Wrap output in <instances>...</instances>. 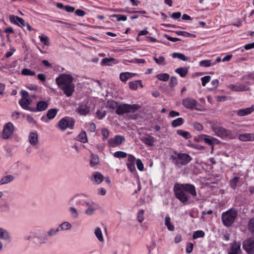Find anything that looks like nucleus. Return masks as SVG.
<instances>
[{
  "mask_svg": "<svg viewBox=\"0 0 254 254\" xmlns=\"http://www.w3.org/2000/svg\"><path fill=\"white\" fill-rule=\"evenodd\" d=\"M248 229L251 232H252V233H254V218H253L249 220L248 223Z\"/></svg>",
  "mask_w": 254,
  "mask_h": 254,
  "instance_id": "nucleus-47",
  "label": "nucleus"
},
{
  "mask_svg": "<svg viewBox=\"0 0 254 254\" xmlns=\"http://www.w3.org/2000/svg\"><path fill=\"white\" fill-rule=\"evenodd\" d=\"M26 119L27 121L31 124H36V121L34 120L32 117H31L30 115H27L26 117Z\"/></svg>",
  "mask_w": 254,
  "mask_h": 254,
  "instance_id": "nucleus-63",
  "label": "nucleus"
},
{
  "mask_svg": "<svg viewBox=\"0 0 254 254\" xmlns=\"http://www.w3.org/2000/svg\"><path fill=\"white\" fill-rule=\"evenodd\" d=\"M183 105L187 109L190 110H199V103L195 99L191 98H187L183 100Z\"/></svg>",
  "mask_w": 254,
  "mask_h": 254,
  "instance_id": "nucleus-6",
  "label": "nucleus"
},
{
  "mask_svg": "<svg viewBox=\"0 0 254 254\" xmlns=\"http://www.w3.org/2000/svg\"><path fill=\"white\" fill-rule=\"evenodd\" d=\"M165 225L167 227L168 229L170 231H173L174 229V227L173 225H172L170 223V218L168 216L166 217L165 218Z\"/></svg>",
  "mask_w": 254,
  "mask_h": 254,
  "instance_id": "nucleus-38",
  "label": "nucleus"
},
{
  "mask_svg": "<svg viewBox=\"0 0 254 254\" xmlns=\"http://www.w3.org/2000/svg\"><path fill=\"white\" fill-rule=\"evenodd\" d=\"M127 166L131 172L132 173L135 171V168L134 163H127Z\"/></svg>",
  "mask_w": 254,
  "mask_h": 254,
  "instance_id": "nucleus-59",
  "label": "nucleus"
},
{
  "mask_svg": "<svg viewBox=\"0 0 254 254\" xmlns=\"http://www.w3.org/2000/svg\"><path fill=\"white\" fill-rule=\"evenodd\" d=\"M144 211L143 210H140L137 214V219L139 222H142L144 220Z\"/></svg>",
  "mask_w": 254,
  "mask_h": 254,
  "instance_id": "nucleus-53",
  "label": "nucleus"
},
{
  "mask_svg": "<svg viewBox=\"0 0 254 254\" xmlns=\"http://www.w3.org/2000/svg\"><path fill=\"white\" fill-rule=\"evenodd\" d=\"M114 156L118 158H124L127 156V154L123 151H117L114 153Z\"/></svg>",
  "mask_w": 254,
  "mask_h": 254,
  "instance_id": "nucleus-39",
  "label": "nucleus"
},
{
  "mask_svg": "<svg viewBox=\"0 0 254 254\" xmlns=\"http://www.w3.org/2000/svg\"><path fill=\"white\" fill-rule=\"evenodd\" d=\"M29 140L30 143L35 146L38 143V134L37 132H31L29 135Z\"/></svg>",
  "mask_w": 254,
  "mask_h": 254,
  "instance_id": "nucleus-19",
  "label": "nucleus"
},
{
  "mask_svg": "<svg viewBox=\"0 0 254 254\" xmlns=\"http://www.w3.org/2000/svg\"><path fill=\"white\" fill-rule=\"evenodd\" d=\"M176 72L179 74L182 77H184L188 72V68L187 67H181L176 69Z\"/></svg>",
  "mask_w": 254,
  "mask_h": 254,
  "instance_id": "nucleus-25",
  "label": "nucleus"
},
{
  "mask_svg": "<svg viewBox=\"0 0 254 254\" xmlns=\"http://www.w3.org/2000/svg\"><path fill=\"white\" fill-rule=\"evenodd\" d=\"M193 245L192 243H188L187 244V247H186V252L189 254L191 253V252L193 250Z\"/></svg>",
  "mask_w": 254,
  "mask_h": 254,
  "instance_id": "nucleus-56",
  "label": "nucleus"
},
{
  "mask_svg": "<svg viewBox=\"0 0 254 254\" xmlns=\"http://www.w3.org/2000/svg\"><path fill=\"white\" fill-rule=\"evenodd\" d=\"M21 74L24 75L33 76L35 74V73L28 68H24L21 71Z\"/></svg>",
  "mask_w": 254,
  "mask_h": 254,
  "instance_id": "nucleus-44",
  "label": "nucleus"
},
{
  "mask_svg": "<svg viewBox=\"0 0 254 254\" xmlns=\"http://www.w3.org/2000/svg\"><path fill=\"white\" fill-rule=\"evenodd\" d=\"M136 164L137 167L139 171H142L143 170L144 166H143V164L140 159H137L136 160Z\"/></svg>",
  "mask_w": 254,
  "mask_h": 254,
  "instance_id": "nucleus-52",
  "label": "nucleus"
},
{
  "mask_svg": "<svg viewBox=\"0 0 254 254\" xmlns=\"http://www.w3.org/2000/svg\"><path fill=\"white\" fill-rule=\"evenodd\" d=\"M200 138L209 145H211L213 143H217L218 141L217 139L206 134H202L200 136Z\"/></svg>",
  "mask_w": 254,
  "mask_h": 254,
  "instance_id": "nucleus-16",
  "label": "nucleus"
},
{
  "mask_svg": "<svg viewBox=\"0 0 254 254\" xmlns=\"http://www.w3.org/2000/svg\"><path fill=\"white\" fill-rule=\"evenodd\" d=\"M73 80L71 75L64 73L60 74L56 79L58 86L67 97L71 96L74 91L75 86Z\"/></svg>",
  "mask_w": 254,
  "mask_h": 254,
  "instance_id": "nucleus-1",
  "label": "nucleus"
},
{
  "mask_svg": "<svg viewBox=\"0 0 254 254\" xmlns=\"http://www.w3.org/2000/svg\"><path fill=\"white\" fill-rule=\"evenodd\" d=\"M14 180V177L11 175H8L4 176L0 180V185H4L12 182Z\"/></svg>",
  "mask_w": 254,
  "mask_h": 254,
  "instance_id": "nucleus-23",
  "label": "nucleus"
},
{
  "mask_svg": "<svg viewBox=\"0 0 254 254\" xmlns=\"http://www.w3.org/2000/svg\"><path fill=\"white\" fill-rule=\"evenodd\" d=\"M157 78L161 81H167L170 78V75L168 73L158 74L156 75Z\"/></svg>",
  "mask_w": 254,
  "mask_h": 254,
  "instance_id": "nucleus-34",
  "label": "nucleus"
},
{
  "mask_svg": "<svg viewBox=\"0 0 254 254\" xmlns=\"http://www.w3.org/2000/svg\"><path fill=\"white\" fill-rule=\"evenodd\" d=\"M69 211L71 213V216L73 218H76L78 216V213L76 210V209L73 207H71L69 208Z\"/></svg>",
  "mask_w": 254,
  "mask_h": 254,
  "instance_id": "nucleus-51",
  "label": "nucleus"
},
{
  "mask_svg": "<svg viewBox=\"0 0 254 254\" xmlns=\"http://www.w3.org/2000/svg\"><path fill=\"white\" fill-rule=\"evenodd\" d=\"M21 94L22 97L19 100V103L23 109H28V106L31 104V100L29 97V94L25 90H22Z\"/></svg>",
  "mask_w": 254,
  "mask_h": 254,
  "instance_id": "nucleus-8",
  "label": "nucleus"
},
{
  "mask_svg": "<svg viewBox=\"0 0 254 254\" xmlns=\"http://www.w3.org/2000/svg\"><path fill=\"white\" fill-rule=\"evenodd\" d=\"M244 47L245 49L247 50L253 49L254 48V42L246 44Z\"/></svg>",
  "mask_w": 254,
  "mask_h": 254,
  "instance_id": "nucleus-64",
  "label": "nucleus"
},
{
  "mask_svg": "<svg viewBox=\"0 0 254 254\" xmlns=\"http://www.w3.org/2000/svg\"><path fill=\"white\" fill-rule=\"evenodd\" d=\"M0 238L4 240L9 241L10 239V236L9 232L7 230L0 228Z\"/></svg>",
  "mask_w": 254,
  "mask_h": 254,
  "instance_id": "nucleus-22",
  "label": "nucleus"
},
{
  "mask_svg": "<svg viewBox=\"0 0 254 254\" xmlns=\"http://www.w3.org/2000/svg\"><path fill=\"white\" fill-rule=\"evenodd\" d=\"M136 74L131 73V72H122L120 74V79L123 82H126L127 81L128 79L130 78L131 77L135 76Z\"/></svg>",
  "mask_w": 254,
  "mask_h": 254,
  "instance_id": "nucleus-21",
  "label": "nucleus"
},
{
  "mask_svg": "<svg viewBox=\"0 0 254 254\" xmlns=\"http://www.w3.org/2000/svg\"><path fill=\"white\" fill-rule=\"evenodd\" d=\"M193 126L194 128L196 130H197L199 131H200L203 130V126L198 123H197V122L194 123Z\"/></svg>",
  "mask_w": 254,
  "mask_h": 254,
  "instance_id": "nucleus-54",
  "label": "nucleus"
},
{
  "mask_svg": "<svg viewBox=\"0 0 254 254\" xmlns=\"http://www.w3.org/2000/svg\"><path fill=\"white\" fill-rule=\"evenodd\" d=\"M243 248L249 254H254V240L248 239L243 243Z\"/></svg>",
  "mask_w": 254,
  "mask_h": 254,
  "instance_id": "nucleus-11",
  "label": "nucleus"
},
{
  "mask_svg": "<svg viewBox=\"0 0 254 254\" xmlns=\"http://www.w3.org/2000/svg\"><path fill=\"white\" fill-rule=\"evenodd\" d=\"M94 234L95 235L96 237H97L99 242H104V238L102 235L101 229L100 228L97 227L95 228L94 231Z\"/></svg>",
  "mask_w": 254,
  "mask_h": 254,
  "instance_id": "nucleus-27",
  "label": "nucleus"
},
{
  "mask_svg": "<svg viewBox=\"0 0 254 254\" xmlns=\"http://www.w3.org/2000/svg\"><path fill=\"white\" fill-rule=\"evenodd\" d=\"M109 134V131L107 129L103 128L102 129V134L105 138L108 137Z\"/></svg>",
  "mask_w": 254,
  "mask_h": 254,
  "instance_id": "nucleus-61",
  "label": "nucleus"
},
{
  "mask_svg": "<svg viewBox=\"0 0 254 254\" xmlns=\"http://www.w3.org/2000/svg\"><path fill=\"white\" fill-rule=\"evenodd\" d=\"M215 64V63H212V61L207 60L201 61L199 63V66L203 67H209Z\"/></svg>",
  "mask_w": 254,
  "mask_h": 254,
  "instance_id": "nucleus-31",
  "label": "nucleus"
},
{
  "mask_svg": "<svg viewBox=\"0 0 254 254\" xmlns=\"http://www.w3.org/2000/svg\"><path fill=\"white\" fill-rule=\"evenodd\" d=\"M211 79V76L209 75L205 76L201 78L202 82V85L205 86L208 82L210 81Z\"/></svg>",
  "mask_w": 254,
  "mask_h": 254,
  "instance_id": "nucleus-49",
  "label": "nucleus"
},
{
  "mask_svg": "<svg viewBox=\"0 0 254 254\" xmlns=\"http://www.w3.org/2000/svg\"><path fill=\"white\" fill-rule=\"evenodd\" d=\"M140 140L143 143L149 146H153L155 141V138L150 135L142 137Z\"/></svg>",
  "mask_w": 254,
  "mask_h": 254,
  "instance_id": "nucleus-17",
  "label": "nucleus"
},
{
  "mask_svg": "<svg viewBox=\"0 0 254 254\" xmlns=\"http://www.w3.org/2000/svg\"><path fill=\"white\" fill-rule=\"evenodd\" d=\"M204 236V232L201 230H198L195 231L193 234V239H196L198 238H202Z\"/></svg>",
  "mask_w": 254,
  "mask_h": 254,
  "instance_id": "nucleus-37",
  "label": "nucleus"
},
{
  "mask_svg": "<svg viewBox=\"0 0 254 254\" xmlns=\"http://www.w3.org/2000/svg\"><path fill=\"white\" fill-rule=\"evenodd\" d=\"M184 191L189 192L193 197L196 196V192L193 185L176 184V197L182 202L184 203L188 200V197Z\"/></svg>",
  "mask_w": 254,
  "mask_h": 254,
  "instance_id": "nucleus-2",
  "label": "nucleus"
},
{
  "mask_svg": "<svg viewBox=\"0 0 254 254\" xmlns=\"http://www.w3.org/2000/svg\"><path fill=\"white\" fill-rule=\"evenodd\" d=\"M99 163V159L98 156L92 154L91 155V158L90 161V165L92 166H95L98 164Z\"/></svg>",
  "mask_w": 254,
  "mask_h": 254,
  "instance_id": "nucleus-33",
  "label": "nucleus"
},
{
  "mask_svg": "<svg viewBox=\"0 0 254 254\" xmlns=\"http://www.w3.org/2000/svg\"><path fill=\"white\" fill-rule=\"evenodd\" d=\"M95 211V208L93 206L88 207V208L85 211V213L88 215H91L93 214Z\"/></svg>",
  "mask_w": 254,
  "mask_h": 254,
  "instance_id": "nucleus-58",
  "label": "nucleus"
},
{
  "mask_svg": "<svg viewBox=\"0 0 254 254\" xmlns=\"http://www.w3.org/2000/svg\"><path fill=\"white\" fill-rule=\"evenodd\" d=\"M227 87L228 88L235 92L248 91L249 89V87L248 86L239 83L235 84H230L227 85Z\"/></svg>",
  "mask_w": 254,
  "mask_h": 254,
  "instance_id": "nucleus-10",
  "label": "nucleus"
},
{
  "mask_svg": "<svg viewBox=\"0 0 254 254\" xmlns=\"http://www.w3.org/2000/svg\"><path fill=\"white\" fill-rule=\"evenodd\" d=\"M89 111V108L87 107L80 106L78 109V112L81 115H86Z\"/></svg>",
  "mask_w": 254,
  "mask_h": 254,
  "instance_id": "nucleus-43",
  "label": "nucleus"
},
{
  "mask_svg": "<svg viewBox=\"0 0 254 254\" xmlns=\"http://www.w3.org/2000/svg\"><path fill=\"white\" fill-rule=\"evenodd\" d=\"M39 38L42 43L45 45L49 46L50 45V41L49 38L45 35L39 36Z\"/></svg>",
  "mask_w": 254,
  "mask_h": 254,
  "instance_id": "nucleus-41",
  "label": "nucleus"
},
{
  "mask_svg": "<svg viewBox=\"0 0 254 254\" xmlns=\"http://www.w3.org/2000/svg\"><path fill=\"white\" fill-rule=\"evenodd\" d=\"M184 123V120L182 118H179L176 119V127L180 126Z\"/></svg>",
  "mask_w": 254,
  "mask_h": 254,
  "instance_id": "nucleus-57",
  "label": "nucleus"
},
{
  "mask_svg": "<svg viewBox=\"0 0 254 254\" xmlns=\"http://www.w3.org/2000/svg\"><path fill=\"white\" fill-rule=\"evenodd\" d=\"M9 19L11 22H13L22 27L25 26L26 24L25 21L22 18L17 16L10 15L9 16Z\"/></svg>",
  "mask_w": 254,
  "mask_h": 254,
  "instance_id": "nucleus-18",
  "label": "nucleus"
},
{
  "mask_svg": "<svg viewBox=\"0 0 254 254\" xmlns=\"http://www.w3.org/2000/svg\"><path fill=\"white\" fill-rule=\"evenodd\" d=\"M238 214V211L231 208L222 214L221 219L223 224L226 227H230L234 222Z\"/></svg>",
  "mask_w": 254,
  "mask_h": 254,
  "instance_id": "nucleus-3",
  "label": "nucleus"
},
{
  "mask_svg": "<svg viewBox=\"0 0 254 254\" xmlns=\"http://www.w3.org/2000/svg\"><path fill=\"white\" fill-rule=\"evenodd\" d=\"M58 125L60 128L64 130L66 129L67 127L72 128L74 123L71 120L63 118L59 121Z\"/></svg>",
  "mask_w": 254,
  "mask_h": 254,
  "instance_id": "nucleus-12",
  "label": "nucleus"
},
{
  "mask_svg": "<svg viewBox=\"0 0 254 254\" xmlns=\"http://www.w3.org/2000/svg\"><path fill=\"white\" fill-rule=\"evenodd\" d=\"M176 58H178L183 61H186L189 59L188 57H186L183 54L180 53H176Z\"/></svg>",
  "mask_w": 254,
  "mask_h": 254,
  "instance_id": "nucleus-46",
  "label": "nucleus"
},
{
  "mask_svg": "<svg viewBox=\"0 0 254 254\" xmlns=\"http://www.w3.org/2000/svg\"><path fill=\"white\" fill-rule=\"evenodd\" d=\"M139 108V106L137 105H129L127 104H124L118 106L116 109V112L118 115H123L125 113L134 112Z\"/></svg>",
  "mask_w": 254,
  "mask_h": 254,
  "instance_id": "nucleus-5",
  "label": "nucleus"
},
{
  "mask_svg": "<svg viewBox=\"0 0 254 254\" xmlns=\"http://www.w3.org/2000/svg\"><path fill=\"white\" fill-rule=\"evenodd\" d=\"M113 17H116L118 21H126L127 19V17L125 15L122 14H113L111 16Z\"/></svg>",
  "mask_w": 254,
  "mask_h": 254,
  "instance_id": "nucleus-45",
  "label": "nucleus"
},
{
  "mask_svg": "<svg viewBox=\"0 0 254 254\" xmlns=\"http://www.w3.org/2000/svg\"><path fill=\"white\" fill-rule=\"evenodd\" d=\"M129 87L131 89L136 90L138 88V85L139 84L140 87H143V85L141 83V80H137L133 82H129L128 83Z\"/></svg>",
  "mask_w": 254,
  "mask_h": 254,
  "instance_id": "nucleus-30",
  "label": "nucleus"
},
{
  "mask_svg": "<svg viewBox=\"0 0 254 254\" xmlns=\"http://www.w3.org/2000/svg\"><path fill=\"white\" fill-rule=\"evenodd\" d=\"M77 140L83 143H86L87 141V138L86 132L82 131L77 136Z\"/></svg>",
  "mask_w": 254,
  "mask_h": 254,
  "instance_id": "nucleus-35",
  "label": "nucleus"
},
{
  "mask_svg": "<svg viewBox=\"0 0 254 254\" xmlns=\"http://www.w3.org/2000/svg\"><path fill=\"white\" fill-rule=\"evenodd\" d=\"M93 177L94 182L97 184L101 183L104 179L103 176L98 172H95L93 175Z\"/></svg>",
  "mask_w": 254,
  "mask_h": 254,
  "instance_id": "nucleus-24",
  "label": "nucleus"
},
{
  "mask_svg": "<svg viewBox=\"0 0 254 254\" xmlns=\"http://www.w3.org/2000/svg\"><path fill=\"white\" fill-rule=\"evenodd\" d=\"M211 128L216 135L222 138L234 139L236 137L235 133L232 131L215 124H213Z\"/></svg>",
  "mask_w": 254,
  "mask_h": 254,
  "instance_id": "nucleus-4",
  "label": "nucleus"
},
{
  "mask_svg": "<svg viewBox=\"0 0 254 254\" xmlns=\"http://www.w3.org/2000/svg\"><path fill=\"white\" fill-rule=\"evenodd\" d=\"M72 226L71 224L69 223L68 222L65 221L62 223L59 226V230L60 231H65V230H68L71 229Z\"/></svg>",
  "mask_w": 254,
  "mask_h": 254,
  "instance_id": "nucleus-28",
  "label": "nucleus"
},
{
  "mask_svg": "<svg viewBox=\"0 0 254 254\" xmlns=\"http://www.w3.org/2000/svg\"><path fill=\"white\" fill-rule=\"evenodd\" d=\"M239 138L242 141H249L254 140V133H244L240 134Z\"/></svg>",
  "mask_w": 254,
  "mask_h": 254,
  "instance_id": "nucleus-20",
  "label": "nucleus"
},
{
  "mask_svg": "<svg viewBox=\"0 0 254 254\" xmlns=\"http://www.w3.org/2000/svg\"><path fill=\"white\" fill-rule=\"evenodd\" d=\"M153 59L155 61V62L160 65H165V60L164 57L162 56H160L159 58H157L156 57H153Z\"/></svg>",
  "mask_w": 254,
  "mask_h": 254,
  "instance_id": "nucleus-36",
  "label": "nucleus"
},
{
  "mask_svg": "<svg viewBox=\"0 0 254 254\" xmlns=\"http://www.w3.org/2000/svg\"><path fill=\"white\" fill-rule=\"evenodd\" d=\"M254 112V105L245 109H242L236 111V114L239 116H245Z\"/></svg>",
  "mask_w": 254,
  "mask_h": 254,
  "instance_id": "nucleus-15",
  "label": "nucleus"
},
{
  "mask_svg": "<svg viewBox=\"0 0 254 254\" xmlns=\"http://www.w3.org/2000/svg\"><path fill=\"white\" fill-rule=\"evenodd\" d=\"M125 138L123 136L117 135L113 138H111L108 141V145L109 147H115L121 145Z\"/></svg>",
  "mask_w": 254,
  "mask_h": 254,
  "instance_id": "nucleus-9",
  "label": "nucleus"
},
{
  "mask_svg": "<svg viewBox=\"0 0 254 254\" xmlns=\"http://www.w3.org/2000/svg\"><path fill=\"white\" fill-rule=\"evenodd\" d=\"M239 181V178L238 177H234L233 179L230 181V185L232 188H235L236 187L237 183Z\"/></svg>",
  "mask_w": 254,
  "mask_h": 254,
  "instance_id": "nucleus-48",
  "label": "nucleus"
},
{
  "mask_svg": "<svg viewBox=\"0 0 254 254\" xmlns=\"http://www.w3.org/2000/svg\"><path fill=\"white\" fill-rule=\"evenodd\" d=\"M191 160V158L189 155L186 153H182L178 155L176 161L178 164L186 165L189 163Z\"/></svg>",
  "mask_w": 254,
  "mask_h": 254,
  "instance_id": "nucleus-13",
  "label": "nucleus"
},
{
  "mask_svg": "<svg viewBox=\"0 0 254 254\" xmlns=\"http://www.w3.org/2000/svg\"><path fill=\"white\" fill-rule=\"evenodd\" d=\"M58 113V110L56 109L53 108L49 110L47 113V116L50 120L53 119L55 118Z\"/></svg>",
  "mask_w": 254,
  "mask_h": 254,
  "instance_id": "nucleus-32",
  "label": "nucleus"
},
{
  "mask_svg": "<svg viewBox=\"0 0 254 254\" xmlns=\"http://www.w3.org/2000/svg\"><path fill=\"white\" fill-rule=\"evenodd\" d=\"M176 34L181 35L185 37H194L195 35L192 34H190L186 31H176Z\"/></svg>",
  "mask_w": 254,
  "mask_h": 254,
  "instance_id": "nucleus-42",
  "label": "nucleus"
},
{
  "mask_svg": "<svg viewBox=\"0 0 254 254\" xmlns=\"http://www.w3.org/2000/svg\"><path fill=\"white\" fill-rule=\"evenodd\" d=\"M188 146H190V147H192L193 148H195L196 149H198V150H202L203 149L205 148V147L202 145H199L198 144H194V143H189L188 144Z\"/></svg>",
  "mask_w": 254,
  "mask_h": 254,
  "instance_id": "nucleus-50",
  "label": "nucleus"
},
{
  "mask_svg": "<svg viewBox=\"0 0 254 254\" xmlns=\"http://www.w3.org/2000/svg\"><path fill=\"white\" fill-rule=\"evenodd\" d=\"M241 253V244L234 242L231 245L228 254H240Z\"/></svg>",
  "mask_w": 254,
  "mask_h": 254,
  "instance_id": "nucleus-14",
  "label": "nucleus"
},
{
  "mask_svg": "<svg viewBox=\"0 0 254 254\" xmlns=\"http://www.w3.org/2000/svg\"><path fill=\"white\" fill-rule=\"evenodd\" d=\"M107 107L109 109H117L118 107V104L117 102L114 101H109L107 103Z\"/></svg>",
  "mask_w": 254,
  "mask_h": 254,
  "instance_id": "nucleus-40",
  "label": "nucleus"
},
{
  "mask_svg": "<svg viewBox=\"0 0 254 254\" xmlns=\"http://www.w3.org/2000/svg\"><path fill=\"white\" fill-rule=\"evenodd\" d=\"M177 133L178 135L182 136L183 138L186 139L190 138L191 137V135L189 131H185L182 129L177 130Z\"/></svg>",
  "mask_w": 254,
  "mask_h": 254,
  "instance_id": "nucleus-26",
  "label": "nucleus"
},
{
  "mask_svg": "<svg viewBox=\"0 0 254 254\" xmlns=\"http://www.w3.org/2000/svg\"><path fill=\"white\" fill-rule=\"evenodd\" d=\"M59 231H60L59 228H58L57 229H52L48 232V234L49 236H52L55 235Z\"/></svg>",
  "mask_w": 254,
  "mask_h": 254,
  "instance_id": "nucleus-60",
  "label": "nucleus"
},
{
  "mask_svg": "<svg viewBox=\"0 0 254 254\" xmlns=\"http://www.w3.org/2000/svg\"><path fill=\"white\" fill-rule=\"evenodd\" d=\"M75 13L77 15L79 16H83L85 14V12L81 9H77Z\"/></svg>",
  "mask_w": 254,
  "mask_h": 254,
  "instance_id": "nucleus-62",
  "label": "nucleus"
},
{
  "mask_svg": "<svg viewBox=\"0 0 254 254\" xmlns=\"http://www.w3.org/2000/svg\"><path fill=\"white\" fill-rule=\"evenodd\" d=\"M14 130L13 125L9 122L6 124L4 127L1 133V137L4 139H8L11 137L13 134Z\"/></svg>",
  "mask_w": 254,
  "mask_h": 254,
  "instance_id": "nucleus-7",
  "label": "nucleus"
},
{
  "mask_svg": "<svg viewBox=\"0 0 254 254\" xmlns=\"http://www.w3.org/2000/svg\"><path fill=\"white\" fill-rule=\"evenodd\" d=\"M114 60V59L113 58H104L102 61V62L101 63V64L102 65H107L108 64V63L111 62V61H113Z\"/></svg>",
  "mask_w": 254,
  "mask_h": 254,
  "instance_id": "nucleus-55",
  "label": "nucleus"
},
{
  "mask_svg": "<svg viewBox=\"0 0 254 254\" xmlns=\"http://www.w3.org/2000/svg\"><path fill=\"white\" fill-rule=\"evenodd\" d=\"M48 106V103L45 101H40L37 104V108L38 111H42L46 110Z\"/></svg>",
  "mask_w": 254,
  "mask_h": 254,
  "instance_id": "nucleus-29",
  "label": "nucleus"
}]
</instances>
